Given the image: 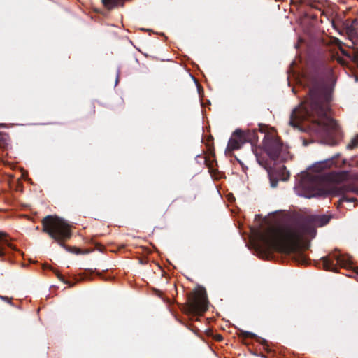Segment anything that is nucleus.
<instances>
[{
    "label": "nucleus",
    "mask_w": 358,
    "mask_h": 358,
    "mask_svg": "<svg viewBox=\"0 0 358 358\" xmlns=\"http://www.w3.org/2000/svg\"><path fill=\"white\" fill-rule=\"evenodd\" d=\"M306 82L308 93L299 108L292 113L289 124L298 127L303 123L318 136L328 137L336 127V121L327 115L336 82L333 69L322 63L308 73Z\"/></svg>",
    "instance_id": "nucleus-1"
},
{
    "label": "nucleus",
    "mask_w": 358,
    "mask_h": 358,
    "mask_svg": "<svg viewBox=\"0 0 358 358\" xmlns=\"http://www.w3.org/2000/svg\"><path fill=\"white\" fill-rule=\"evenodd\" d=\"M329 216L309 215L296 220L292 225L283 229L273 227L266 232L258 231L253 247L262 257L268 256L273 251L286 255H293L294 260L299 264H307L308 257L301 250V242L304 235L311 238L316 234V227H323L330 221Z\"/></svg>",
    "instance_id": "nucleus-2"
},
{
    "label": "nucleus",
    "mask_w": 358,
    "mask_h": 358,
    "mask_svg": "<svg viewBox=\"0 0 358 358\" xmlns=\"http://www.w3.org/2000/svg\"><path fill=\"white\" fill-rule=\"evenodd\" d=\"M41 224L42 231L47 234L68 252L76 255L89 252L88 250L83 251L76 247H71L64 244L71 237L70 226L64 220L56 215H47L42 219Z\"/></svg>",
    "instance_id": "nucleus-3"
},
{
    "label": "nucleus",
    "mask_w": 358,
    "mask_h": 358,
    "mask_svg": "<svg viewBox=\"0 0 358 358\" xmlns=\"http://www.w3.org/2000/svg\"><path fill=\"white\" fill-rule=\"evenodd\" d=\"M349 178L348 171L331 172L328 175V179L334 185L329 187L328 192L334 196H340L338 201L339 205L343 202L355 203L357 199L354 196H350L349 193H354L358 195V187L353 185H341L343 182L347 180Z\"/></svg>",
    "instance_id": "nucleus-4"
},
{
    "label": "nucleus",
    "mask_w": 358,
    "mask_h": 358,
    "mask_svg": "<svg viewBox=\"0 0 358 358\" xmlns=\"http://www.w3.org/2000/svg\"><path fill=\"white\" fill-rule=\"evenodd\" d=\"M185 312L188 315L201 316L208 309V301L206 289L200 287L187 296Z\"/></svg>",
    "instance_id": "nucleus-5"
},
{
    "label": "nucleus",
    "mask_w": 358,
    "mask_h": 358,
    "mask_svg": "<svg viewBox=\"0 0 358 358\" xmlns=\"http://www.w3.org/2000/svg\"><path fill=\"white\" fill-rule=\"evenodd\" d=\"M322 266L324 270L332 272H338V266L348 268L351 264V261L343 255L336 252L330 253L321 259Z\"/></svg>",
    "instance_id": "nucleus-6"
},
{
    "label": "nucleus",
    "mask_w": 358,
    "mask_h": 358,
    "mask_svg": "<svg viewBox=\"0 0 358 358\" xmlns=\"http://www.w3.org/2000/svg\"><path fill=\"white\" fill-rule=\"evenodd\" d=\"M282 142L280 138L271 134L264 136L263 146L266 155L272 160H277L282 149Z\"/></svg>",
    "instance_id": "nucleus-7"
},
{
    "label": "nucleus",
    "mask_w": 358,
    "mask_h": 358,
    "mask_svg": "<svg viewBox=\"0 0 358 358\" xmlns=\"http://www.w3.org/2000/svg\"><path fill=\"white\" fill-rule=\"evenodd\" d=\"M245 143L242 130L237 129L232 133L231 136L228 141L226 151L228 153H231L233 151L240 149Z\"/></svg>",
    "instance_id": "nucleus-8"
},
{
    "label": "nucleus",
    "mask_w": 358,
    "mask_h": 358,
    "mask_svg": "<svg viewBox=\"0 0 358 358\" xmlns=\"http://www.w3.org/2000/svg\"><path fill=\"white\" fill-rule=\"evenodd\" d=\"M344 31L348 36V38L352 41L353 44H355L358 40V27H354L350 24L349 20H346V22L343 24Z\"/></svg>",
    "instance_id": "nucleus-9"
},
{
    "label": "nucleus",
    "mask_w": 358,
    "mask_h": 358,
    "mask_svg": "<svg viewBox=\"0 0 358 358\" xmlns=\"http://www.w3.org/2000/svg\"><path fill=\"white\" fill-rule=\"evenodd\" d=\"M6 247L15 250V247L10 243L8 236L3 232H0V257H3L6 254Z\"/></svg>",
    "instance_id": "nucleus-10"
},
{
    "label": "nucleus",
    "mask_w": 358,
    "mask_h": 358,
    "mask_svg": "<svg viewBox=\"0 0 358 358\" xmlns=\"http://www.w3.org/2000/svg\"><path fill=\"white\" fill-rule=\"evenodd\" d=\"M242 134L245 143L248 142L253 145L258 141V131L255 129L247 131L242 130Z\"/></svg>",
    "instance_id": "nucleus-11"
},
{
    "label": "nucleus",
    "mask_w": 358,
    "mask_h": 358,
    "mask_svg": "<svg viewBox=\"0 0 358 358\" xmlns=\"http://www.w3.org/2000/svg\"><path fill=\"white\" fill-rule=\"evenodd\" d=\"M256 159L259 165L264 167L268 173H271V159L268 158V155H262L259 154L257 151L255 152Z\"/></svg>",
    "instance_id": "nucleus-12"
},
{
    "label": "nucleus",
    "mask_w": 358,
    "mask_h": 358,
    "mask_svg": "<svg viewBox=\"0 0 358 358\" xmlns=\"http://www.w3.org/2000/svg\"><path fill=\"white\" fill-rule=\"evenodd\" d=\"M124 0H101L104 7L108 10H112L119 6H123Z\"/></svg>",
    "instance_id": "nucleus-13"
},
{
    "label": "nucleus",
    "mask_w": 358,
    "mask_h": 358,
    "mask_svg": "<svg viewBox=\"0 0 358 358\" xmlns=\"http://www.w3.org/2000/svg\"><path fill=\"white\" fill-rule=\"evenodd\" d=\"M10 142V138L8 134L0 132V148L7 149Z\"/></svg>",
    "instance_id": "nucleus-14"
},
{
    "label": "nucleus",
    "mask_w": 358,
    "mask_h": 358,
    "mask_svg": "<svg viewBox=\"0 0 358 358\" xmlns=\"http://www.w3.org/2000/svg\"><path fill=\"white\" fill-rule=\"evenodd\" d=\"M239 336L244 338H257L258 341L261 339L262 341V343L265 344L266 341L264 339H262L261 338H257V335L254 333L246 331H240Z\"/></svg>",
    "instance_id": "nucleus-15"
},
{
    "label": "nucleus",
    "mask_w": 358,
    "mask_h": 358,
    "mask_svg": "<svg viewBox=\"0 0 358 358\" xmlns=\"http://www.w3.org/2000/svg\"><path fill=\"white\" fill-rule=\"evenodd\" d=\"M346 148L348 150H354L358 148V134L350 140Z\"/></svg>",
    "instance_id": "nucleus-16"
},
{
    "label": "nucleus",
    "mask_w": 358,
    "mask_h": 358,
    "mask_svg": "<svg viewBox=\"0 0 358 358\" xmlns=\"http://www.w3.org/2000/svg\"><path fill=\"white\" fill-rule=\"evenodd\" d=\"M48 268L49 269L52 270L54 272V273L57 275V277L61 281H62L64 284L69 285V287H73V286L74 284L73 283H71L70 282H69L67 280H65L64 276L59 271L53 269L51 266H48Z\"/></svg>",
    "instance_id": "nucleus-17"
},
{
    "label": "nucleus",
    "mask_w": 358,
    "mask_h": 358,
    "mask_svg": "<svg viewBox=\"0 0 358 358\" xmlns=\"http://www.w3.org/2000/svg\"><path fill=\"white\" fill-rule=\"evenodd\" d=\"M280 178L282 180H287L289 178V173L288 171H287L285 166H282L280 168Z\"/></svg>",
    "instance_id": "nucleus-18"
},
{
    "label": "nucleus",
    "mask_w": 358,
    "mask_h": 358,
    "mask_svg": "<svg viewBox=\"0 0 358 358\" xmlns=\"http://www.w3.org/2000/svg\"><path fill=\"white\" fill-rule=\"evenodd\" d=\"M350 24L355 28L358 27V20L357 19H354L352 21H350Z\"/></svg>",
    "instance_id": "nucleus-19"
},
{
    "label": "nucleus",
    "mask_w": 358,
    "mask_h": 358,
    "mask_svg": "<svg viewBox=\"0 0 358 358\" xmlns=\"http://www.w3.org/2000/svg\"><path fill=\"white\" fill-rule=\"evenodd\" d=\"M0 299H2L3 301H6L9 303H11V299L10 298H8V296H0Z\"/></svg>",
    "instance_id": "nucleus-20"
},
{
    "label": "nucleus",
    "mask_w": 358,
    "mask_h": 358,
    "mask_svg": "<svg viewBox=\"0 0 358 358\" xmlns=\"http://www.w3.org/2000/svg\"><path fill=\"white\" fill-rule=\"evenodd\" d=\"M236 160L238 162V163L240 164V165L241 166L243 171L245 172V170H246L248 168H247L246 166H245V165L243 164V163L241 160H239L238 158H236Z\"/></svg>",
    "instance_id": "nucleus-21"
},
{
    "label": "nucleus",
    "mask_w": 358,
    "mask_h": 358,
    "mask_svg": "<svg viewBox=\"0 0 358 358\" xmlns=\"http://www.w3.org/2000/svg\"><path fill=\"white\" fill-rule=\"evenodd\" d=\"M271 183L272 187H275L277 186L278 181H274L272 179H271Z\"/></svg>",
    "instance_id": "nucleus-22"
},
{
    "label": "nucleus",
    "mask_w": 358,
    "mask_h": 358,
    "mask_svg": "<svg viewBox=\"0 0 358 358\" xmlns=\"http://www.w3.org/2000/svg\"><path fill=\"white\" fill-rule=\"evenodd\" d=\"M215 339L218 341H220L223 339V338L221 335L218 334L216 336Z\"/></svg>",
    "instance_id": "nucleus-23"
},
{
    "label": "nucleus",
    "mask_w": 358,
    "mask_h": 358,
    "mask_svg": "<svg viewBox=\"0 0 358 358\" xmlns=\"http://www.w3.org/2000/svg\"><path fill=\"white\" fill-rule=\"evenodd\" d=\"M299 1L301 3H307V0H299Z\"/></svg>",
    "instance_id": "nucleus-24"
},
{
    "label": "nucleus",
    "mask_w": 358,
    "mask_h": 358,
    "mask_svg": "<svg viewBox=\"0 0 358 358\" xmlns=\"http://www.w3.org/2000/svg\"><path fill=\"white\" fill-rule=\"evenodd\" d=\"M327 163L330 165L333 163V162H332V160H329V161L325 162V164H327Z\"/></svg>",
    "instance_id": "nucleus-25"
},
{
    "label": "nucleus",
    "mask_w": 358,
    "mask_h": 358,
    "mask_svg": "<svg viewBox=\"0 0 358 358\" xmlns=\"http://www.w3.org/2000/svg\"><path fill=\"white\" fill-rule=\"evenodd\" d=\"M5 127V124H0V128L1 127Z\"/></svg>",
    "instance_id": "nucleus-26"
}]
</instances>
